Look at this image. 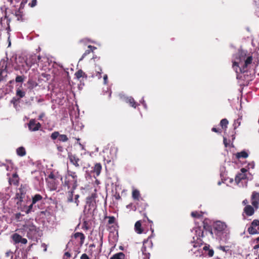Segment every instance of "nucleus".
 Here are the masks:
<instances>
[{
    "mask_svg": "<svg viewBox=\"0 0 259 259\" xmlns=\"http://www.w3.org/2000/svg\"><path fill=\"white\" fill-rule=\"evenodd\" d=\"M234 59L232 60V68L237 74V78H239V73L247 72L250 68L253 58L251 56L246 57V53L239 51L234 55Z\"/></svg>",
    "mask_w": 259,
    "mask_h": 259,
    "instance_id": "f257e3e1",
    "label": "nucleus"
},
{
    "mask_svg": "<svg viewBox=\"0 0 259 259\" xmlns=\"http://www.w3.org/2000/svg\"><path fill=\"white\" fill-rule=\"evenodd\" d=\"M77 178L76 172L67 169L64 181H63L62 178L61 179L62 185L63 187L67 188L68 190H75L77 187Z\"/></svg>",
    "mask_w": 259,
    "mask_h": 259,
    "instance_id": "f03ea898",
    "label": "nucleus"
},
{
    "mask_svg": "<svg viewBox=\"0 0 259 259\" xmlns=\"http://www.w3.org/2000/svg\"><path fill=\"white\" fill-rule=\"evenodd\" d=\"M150 237L144 240L143 244V246L141 248V251L144 255V259H149L150 256V252L152 249L153 243L151 240L149 239Z\"/></svg>",
    "mask_w": 259,
    "mask_h": 259,
    "instance_id": "7ed1b4c3",
    "label": "nucleus"
},
{
    "mask_svg": "<svg viewBox=\"0 0 259 259\" xmlns=\"http://www.w3.org/2000/svg\"><path fill=\"white\" fill-rule=\"evenodd\" d=\"M68 158L70 163L76 168H79L83 165L82 161L76 154L68 153Z\"/></svg>",
    "mask_w": 259,
    "mask_h": 259,
    "instance_id": "20e7f679",
    "label": "nucleus"
},
{
    "mask_svg": "<svg viewBox=\"0 0 259 259\" xmlns=\"http://www.w3.org/2000/svg\"><path fill=\"white\" fill-rule=\"evenodd\" d=\"M214 233L216 235H218L219 233L226 232L227 225L226 224L221 221H217L215 222L213 225Z\"/></svg>",
    "mask_w": 259,
    "mask_h": 259,
    "instance_id": "39448f33",
    "label": "nucleus"
},
{
    "mask_svg": "<svg viewBox=\"0 0 259 259\" xmlns=\"http://www.w3.org/2000/svg\"><path fill=\"white\" fill-rule=\"evenodd\" d=\"M36 59L37 56L36 55H33L25 61V65L23 64L22 66L24 68V70L25 72L27 71L32 65L37 64Z\"/></svg>",
    "mask_w": 259,
    "mask_h": 259,
    "instance_id": "423d86ee",
    "label": "nucleus"
},
{
    "mask_svg": "<svg viewBox=\"0 0 259 259\" xmlns=\"http://www.w3.org/2000/svg\"><path fill=\"white\" fill-rule=\"evenodd\" d=\"M52 140H55L58 139L59 142H66L69 140L68 138L66 135L60 134L59 132L55 131L52 133L50 136Z\"/></svg>",
    "mask_w": 259,
    "mask_h": 259,
    "instance_id": "0eeeda50",
    "label": "nucleus"
},
{
    "mask_svg": "<svg viewBox=\"0 0 259 259\" xmlns=\"http://www.w3.org/2000/svg\"><path fill=\"white\" fill-rule=\"evenodd\" d=\"M119 97L121 100L128 103L131 107L134 108H136L139 105L132 97H127L123 95H119Z\"/></svg>",
    "mask_w": 259,
    "mask_h": 259,
    "instance_id": "6e6552de",
    "label": "nucleus"
},
{
    "mask_svg": "<svg viewBox=\"0 0 259 259\" xmlns=\"http://www.w3.org/2000/svg\"><path fill=\"white\" fill-rule=\"evenodd\" d=\"M251 201L252 206L255 209L259 208V193L253 191L251 196Z\"/></svg>",
    "mask_w": 259,
    "mask_h": 259,
    "instance_id": "1a4fd4ad",
    "label": "nucleus"
},
{
    "mask_svg": "<svg viewBox=\"0 0 259 259\" xmlns=\"http://www.w3.org/2000/svg\"><path fill=\"white\" fill-rule=\"evenodd\" d=\"M240 171L241 173L238 174L235 178V181L237 184L239 183L242 180L248 179L246 174L247 169L245 168H242Z\"/></svg>",
    "mask_w": 259,
    "mask_h": 259,
    "instance_id": "9d476101",
    "label": "nucleus"
},
{
    "mask_svg": "<svg viewBox=\"0 0 259 259\" xmlns=\"http://www.w3.org/2000/svg\"><path fill=\"white\" fill-rule=\"evenodd\" d=\"M29 130L31 131H36L41 127V124L39 122H36L34 119H31L28 124Z\"/></svg>",
    "mask_w": 259,
    "mask_h": 259,
    "instance_id": "9b49d317",
    "label": "nucleus"
},
{
    "mask_svg": "<svg viewBox=\"0 0 259 259\" xmlns=\"http://www.w3.org/2000/svg\"><path fill=\"white\" fill-rule=\"evenodd\" d=\"M25 228L27 230V236L28 237H29V236L32 237V236L35 235L37 232V228L32 224L26 225Z\"/></svg>",
    "mask_w": 259,
    "mask_h": 259,
    "instance_id": "f8f14e48",
    "label": "nucleus"
},
{
    "mask_svg": "<svg viewBox=\"0 0 259 259\" xmlns=\"http://www.w3.org/2000/svg\"><path fill=\"white\" fill-rule=\"evenodd\" d=\"M26 193V191L25 187L21 185L19 189V192L16 194L17 198L19 199L20 202H22L23 201V198H24Z\"/></svg>",
    "mask_w": 259,
    "mask_h": 259,
    "instance_id": "ddd939ff",
    "label": "nucleus"
},
{
    "mask_svg": "<svg viewBox=\"0 0 259 259\" xmlns=\"http://www.w3.org/2000/svg\"><path fill=\"white\" fill-rule=\"evenodd\" d=\"M74 238L77 240L78 244L80 245H82L84 241L85 236L82 233L80 232H76L74 234Z\"/></svg>",
    "mask_w": 259,
    "mask_h": 259,
    "instance_id": "4468645a",
    "label": "nucleus"
},
{
    "mask_svg": "<svg viewBox=\"0 0 259 259\" xmlns=\"http://www.w3.org/2000/svg\"><path fill=\"white\" fill-rule=\"evenodd\" d=\"M243 212L247 216H251L254 213V207L250 205H246L243 209Z\"/></svg>",
    "mask_w": 259,
    "mask_h": 259,
    "instance_id": "2eb2a0df",
    "label": "nucleus"
},
{
    "mask_svg": "<svg viewBox=\"0 0 259 259\" xmlns=\"http://www.w3.org/2000/svg\"><path fill=\"white\" fill-rule=\"evenodd\" d=\"M97 197V195L96 192L92 193L91 196L87 198V204H88L89 206H93Z\"/></svg>",
    "mask_w": 259,
    "mask_h": 259,
    "instance_id": "dca6fc26",
    "label": "nucleus"
},
{
    "mask_svg": "<svg viewBox=\"0 0 259 259\" xmlns=\"http://www.w3.org/2000/svg\"><path fill=\"white\" fill-rule=\"evenodd\" d=\"M10 185H14L17 186L19 184V177L16 172L12 175V178H10L9 180Z\"/></svg>",
    "mask_w": 259,
    "mask_h": 259,
    "instance_id": "f3484780",
    "label": "nucleus"
},
{
    "mask_svg": "<svg viewBox=\"0 0 259 259\" xmlns=\"http://www.w3.org/2000/svg\"><path fill=\"white\" fill-rule=\"evenodd\" d=\"M10 19H8L6 15L4 18H2L1 20V24L2 26H4L7 29L10 28Z\"/></svg>",
    "mask_w": 259,
    "mask_h": 259,
    "instance_id": "a211bd4d",
    "label": "nucleus"
},
{
    "mask_svg": "<svg viewBox=\"0 0 259 259\" xmlns=\"http://www.w3.org/2000/svg\"><path fill=\"white\" fill-rule=\"evenodd\" d=\"M88 50H85V52L82 54L81 58L79 60L80 61L84 58L87 55L90 54L91 53L93 52L94 50L96 49V47L92 46L91 45L88 46Z\"/></svg>",
    "mask_w": 259,
    "mask_h": 259,
    "instance_id": "6ab92c4d",
    "label": "nucleus"
},
{
    "mask_svg": "<svg viewBox=\"0 0 259 259\" xmlns=\"http://www.w3.org/2000/svg\"><path fill=\"white\" fill-rule=\"evenodd\" d=\"M43 199L42 196L39 194H36L32 196V204H35L36 203L41 201Z\"/></svg>",
    "mask_w": 259,
    "mask_h": 259,
    "instance_id": "aec40b11",
    "label": "nucleus"
},
{
    "mask_svg": "<svg viewBox=\"0 0 259 259\" xmlns=\"http://www.w3.org/2000/svg\"><path fill=\"white\" fill-rule=\"evenodd\" d=\"M69 190L66 193V197H67V201L68 203H71L73 202V193L74 190L73 189H69Z\"/></svg>",
    "mask_w": 259,
    "mask_h": 259,
    "instance_id": "412c9836",
    "label": "nucleus"
},
{
    "mask_svg": "<svg viewBox=\"0 0 259 259\" xmlns=\"http://www.w3.org/2000/svg\"><path fill=\"white\" fill-rule=\"evenodd\" d=\"M135 229L136 232L138 234H141L143 232L142 229V225L140 221H137L135 225Z\"/></svg>",
    "mask_w": 259,
    "mask_h": 259,
    "instance_id": "4be33fe9",
    "label": "nucleus"
},
{
    "mask_svg": "<svg viewBox=\"0 0 259 259\" xmlns=\"http://www.w3.org/2000/svg\"><path fill=\"white\" fill-rule=\"evenodd\" d=\"M110 259H125V255L123 252H120L113 255Z\"/></svg>",
    "mask_w": 259,
    "mask_h": 259,
    "instance_id": "5701e85b",
    "label": "nucleus"
},
{
    "mask_svg": "<svg viewBox=\"0 0 259 259\" xmlns=\"http://www.w3.org/2000/svg\"><path fill=\"white\" fill-rule=\"evenodd\" d=\"M102 169V165L100 163H97L94 167V172L96 173L97 176H99Z\"/></svg>",
    "mask_w": 259,
    "mask_h": 259,
    "instance_id": "b1692460",
    "label": "nucleus"
},
{
    "mask_svg": "<svg viewBox=\"0 0 259 259\" xmlns=\"http://www.w3.org/2000/svg\"><path fill=\"white\" fill-rule=\"evenodd\" d=\"M138 207L139 209H141V211H144L146 209L148 204L141 198V201L137 203Z\"/></svg>",
    "mask_w": 259,
    "mask_h": 259,
    "instance_id": "393cba45",
    "label": "nucleus"
},
{
    "mask_svg": "<svg viewBox=\"0 0 259 259\" xmlns=\"http://www.w3.org/2000/svg\"><path fill=\"white\" fill-rule=\"evenodd\" d=\"M132 197L135 200H140V191L137 189H135L132 191Z\"/></svg>",
    "mask_w": 259,
    "mask_h": 259,
    "instance_id": "a878e982",
    "label": "nucleus"
},
{
    "mask_svg": "<svg viewBox=\"0 0 259 259\" xmlns=\"http://www.w3.org/2000/svg\"><path fill=\"white\" fill-rule=\"evenodd\" d=\"M75 77L77 79H79L81 77H85L87 78V75L85 73L81 70H78L75 73Z\"/></svg>",
    "mask_w": 259,
    "mask_h": 259,
    "instance_id": "bb28decb",
    "label": "nucleus"
},
{
    "mask_svg": "<svg viewBox=\"0 0 259 259\" xmlns=\"http://www.w3.org/2000/svg\"><path fill=\"white\" fill-rule=\"evenodd\" d=\"M248 156V153L245 151H242L236 154V157L237 159H240L241 158H246Z\"/></svg>",
    "mask_w": 259,
    "mask_h": 259,
    "instance_id": "cd10ccee",
    "label": "nucleus"
},
{
    "mask_svg": "<svg viewBox=\"0 0 259 259\" xmlns=\"http://www.w3.org/2000/svg\"><path fill=\"white\" fill-rule=\"evenodd\" d=\"M17 154L20 156H24L26 155V151L23 147H20L17 149Z\"/></svg>",
    "mask_w": 259,
    "mask_h": 259,
    "instance_id": "c85d7f7f",
    "label": "nucleus"
},
{
    "mask_svg": "<svg viewBox=\"0 0 259 259\" xmlns=\"http://www.w3.org/2000/svg\"><path fill=\"white\" fill-rule=\"evenodd\" d=\"M21 237L19 234L15 233L12 235V238L15 243L17 244L20 242Z\"/></svg>",
    "mask_w": 259,
    "mask_h": 259,
    "instance_id": "c756f323",
    "label": "nucleus"
},
{
    "mask_svg": "<svg viewBox=\"0 0 259 259\" xmlns=\"http://www.w3.org/2000/svg\"><path fill=\"white\" fill-rule=\"evenodd\" d=\"M15 15L17 18V20L23 21L24 20L23 12L20 10H16Z\"/></svg>",
    "mask_w": 259,
    "mask_h": 259,
    "instance_id": "7c9ffc66",
    "label": "nucleus"
},
{
    "mask_svg": "<svg viewBox=\"0 0 259 259\" xmlns=\"http://www.w3.org/2000/svg\"><path fill=\"white\" fill-rule=\"evenodd\" d=\"M248 232L250 234H256L258 232L257 230L255 229V227H252L251 225L248 228Z\"/></svg>",
    "mask_w": 259,
    "mask_h": 259,
    "instance_id": "2f4dec72",
    "label": "nucleus"
},
{
    "mask_svg": "<svg viewBox=\"0 0 259 259\" xmlns=\"http://www.w3.org/2000/svg\"><path fill=\"white\" fill-rule=\"evenodd\" d=\"M228 124V121L227 119L224 118L221 120L220 125L222 126V128L226 129L227 127Z\"/></svg>",
    "mask_w": 259,
    "mask_h": 259,
    "instance_id": "473e14b6",
    "label": "nucleus"
},
{
    "mask_svg": "<svg viewBox=\"0 0 259 259\" xmlns=\"http://www.w3.org/2000/svg\"><path fill=\"white\" fill-rule=\"evenodd\" d=\"M196 233L197 235V239H200V238L204 237V232L200 228L197 229L196 230Z\"/></svg>",
    "mask_w": 259,
    "mask_h": 259,
    "instance_id": "72a5a7b5",
    "label": "nucleus"
},
{
    "mask_svg": "<svg viewBox=\"0 0 259 259\" xmlns=\"http://www.w3.org/2000/svg\"><path fill=\"white\" fill-rule=\"evenodd\" d=\"M102 69L100 67H98V69L96 70L95 76L97 77L98 79H100L102 77Z\"/></svg>",
    "mask_w": 259,
    "mask_h": 259,
    "instance_id": "f704fd0d",
    "label": "nucleus"
},
{
    "mask_svg": "<svg viewBox=\"0 0 259 259\" xmlns=\"http://www.w3.org/2000/svg\"><path fill=\"white\" fill-rule=\"evenodd\" d=\"M118 227V226L117 225V224L116 223V224L112 225L111 226H109L108 228V229L110 231V232L111 233V232H113L115 231H117ZM116 234H118L117 232Z\"/></svg>",
    "mask_w": 259,
    "mask_h": 259,
    "instance_id": "c9c22d12",
    "label": "nucleus"
},
{
    "mask_svg": "<svg viewBox=\"0 0 259 259\" xmlns=\"http://www.w3.org/2000/svg\"><path fill=\"white\" fill-rule=\"evenodd\" d=\"M16 95L21 98L25 96V93L18 89L16 90Z\"/></svg>",
    "mask_w": 259,
    "mask_h": 259,
    "instance_id": "e433bc0d",
    "label": "nucleus"
},
{
    "mask_svg": "<svg viewBox=\"0 0 259 259\" xmlns=\"http://www.w3.org/2000/svg\"><path fill=\"white\" fill-rule=\"evenodd\" d=\"M191 215L193 218H200L202 217V212L200 213L197 211H192Z\"/></svg>",
    "mask_w": 259,
    "mask_h": 259,
    "instance_id": "4c0bfd02",
    "label": "nucleus"
},
{
    "mask_svg": "<svg viewBox=\"0 0 259 259\" xmlns=\"http://www.w3.org/2000/svg\"><path fill=\"white\" fill-rule=\"evenodd\" d=\"M107 218H108V224L112 225L114 224L115 223V218L113 216H109V217H106Z\"/></svg>",
    "mask_w": 259,
    "mask_h": 259,
    "instance_id": "58836bf2",
    "label": "nucleus"
},
{
    "mask_svg": "<svg viewBox=\"0 0 259 259\" xmlns=\"http://www.w3.org/2000/svg\"><path fill=\"white\" fill-rule=\"evenodd\" d=\"M24 79H25L24 76H23V75H22V76L18 75L16 77L15 81L16 82H23L24 81Z\"/></svg>",
    "mask_w": 259,
    "mask_h": 259,
    "instance_id": "ea45409f",
    "label": "nucleus"
},
{
    "mask_svg": "<svg viewBox=\"0 0 259 259\" xmlns=\"http://www.w3.org/2000/svg\"><path fill=\"white\" fill-rule=\"evenodd\" d=\"M34 205V204H32V202H31V204L27 207L26 210H25L26 214H28L31 211H34V210H33V207Z\"/></svg>",
    "mask_w": 259,
    "mask_h": 259,
    "instance_id": "a19ab883",
    "label": "nucleus"
},
{
    "mask_svg": "<svg viewBox=\"0 0 259 259\" xmlns=\"http://www.w3.org/2000/svg\"><path fill=\"white\" fill-rule=\"evenodd\" d=\"M251 226L254 227H259V220H254L251 222Z\"/></svg>",
    "mask_w": 259,
    "mask_h": 259,
    "instance_id": "79ce46f5",
    "label": "nucleus"
},
{
    "mask_svg": "<svg viewBox=\"0 0 259 259\" xmlns=\"http://www.w3.org/2000/svg\"><path fill=\"white\" fill-rule=\"evenodd\" d=\"M199 241L197 242H195L193 244L194 247H197L198 246H200L202 244V241L201 239H198Z\"/></svg>",
    "mask_w": 259,
    "mask_h": 259,
    "instance_id": "37998d69",
    "label": "nucleus"
},
{
    "mask_svg": "<svg viewBox=\"0 0 259 259\" xmlns=\"http://www.w3.org/2000/svg\"><path fill=\"white\" fill-rule=\"evenodd\" d=\"M79 197V195L78 194L75 195L74 196V203L76 204V205L77 206L79 205V201L78 198Z\"/></svg>",
    "mask_w": 259,
    "mask_h": 259,
    "instance_id": "c03bdc74",
    "label": "nucleus"
},
{
    "mask_svg": "<svg viewBox=\"0 0 259 259\" xmlns=\"http://www.w3.org/2000/svg\"><path fill=\"white\" fill-rule=\"evenodd\" d=\"M37 0H32L31 2L29 4L31 7H34L36 5Z\"/></svg>",
    "mask_w": 259,
    "mask_h": 259,
    "instance_id": "a18cd8bd",
    "label": "nucleus"
},
{
    "mask_svg": "<svg viewBox=\"0 0 259 259\" xmlns=\"http://www.w3.org/2000/svg\"><path fill=\"white\" fill-rule=\"evenodd\" d=\"M80 259H90L86 253H83L80 257Z\"/></svg>",
    "mask_w": 259,
    "mask_h": 259,
    "instance_id": "49530a36",
    "label": "nucleus"
},
{
    "mask_svg": "<svg viewBox=\"0 0 259 259\" xmlns=\"http://www.w3.org/2000/svg\"><path fill=\"white\" fill-rule=\"evenodd\" d=\"M20 243H21L24 244H26L27 243V240L26 238H24L21 237V239L20 240Z\"/></svg>",
    "mask_w": 259,
    "mask_h": 259,
    "instance_id": "de8ad7c7",
    "label": "nucleus"
},
{
    "mask_svg": "<svg viewBox=\"0 0 259 259\" xmlns=\"http://www.w3.org/2000/svg\"><path fill=\"white\" fill-rule=\"evenodd\" d=\"M104 83L105 84H107L108 83V76L107 74H105L103 76Z\"/></svg>",
    "mask_w": 259,
    "mask_h": 259,
    "instance_id": "09e8293b",
    "label": "nucleus"
},
{
    "mask_svg": "<svg viewBox=\"0 0 259 259\" xmlns=\"http://www.w3.org/2000/svg\"><path fill=\"white\" fill-rule=\"evenodd\" d=\"M211 131L215 133H221V131L220 129L217 128L216 127H212Z\"/></svg>",
    "mask_w": 259,
    "mask_h": 259,
    "instance_id": "8fccbe9b",
    "label": "nucleus"
},
{
    "mask_svg": "<svg viewBox=\"0 0 259 259\" xmlns=\"http://www.w3.org/2000/svg\"><path fill=\"white\" fill-rule=\"evenodd\" d=\"M214 251L212 249H209L208 255L209 256L211 257L213 255Z\"/></svg>",
    "mask_w": 259,
    "mask_h": 259,
    "instance_id": "3c124183",
    "label": "nucleus"
},
{
    "mask_svg": "<svg viewBox=\"0 0 259 259\" xmlns=\"http://www.w3.org/2000/svg\"><path fill=\"white\" fill-rule=\"evenodd\" d=\"M226 247L225 246H220L219 248L221 250H222V251H224V252H227V250H226L225 249Z\"/></svg>",
    "mask_w": 259,
    "mask_h": 259,
    "instance_id": "603ef678",
    "label": "nucleus"
},
{
    "mask_svg": "<svg viewBox=\"0 0 259 259\" xmlns=\"http://www.w3.org/2000/svg\"><path fill=\"white\" fill-rule=\"evenodd\" d=\"M57 149L59 151L62 152L63 151V147L61 146H57Z\"/></svg>",
    "mask_w": 259,
    "mask_h": 259,
    "instance_id": "864d4df0",
    "label": "nucleus"
},
{
    "mask_svg": "<svg viewBox=\"0 0 259 259\" xmlns=\"http://www.w3.org/2000/svg\"><path fill=\"white\" fill-rule=\"evenodd\" d=\"M64 255L67 257H69L71 256V254L68 252H66L64 254Z\"/></svg>",
    "mask_w": 259,
    "mask_h": 259,
    "instance_id": "5fc2aeb1",
    "label": "nucleus"
},
{
    "mask_svg": "<svg viewBox=\"0 0 259 259\" xmlns=\"http://www.w3.org/2000/svg\"><path fill=\"white\" fill-rule=\"evenodd\" d=\"M28 84H33H33H34V83H35V82H34L32 80H29L28 81ZM33 87H34V86L33 85V87H32V88Z\"/></svg>",
    "mask_w": 259,
    "mask_h": 259,
    "instance_id": "6e6d98bb",
    "label": "nucleus"
},
{
    "mask_svg": "<svg viewBox=\"0 0 259 259\" xmlns=\"http://www.w3.org/2000/svg\"><path fill=\"white\" fill-rule=\"evenodd\" d=\"M44 115H45L44 113H41V114H40L38 117V119H39V120L43 118V117L44 116Z\"/></svg>",
    "mask_w": 259,
    "mask_h": 259,
    "instance_id": "4d7b16f0",
    "label": "nucleus"
},
{
    "mask_svg": "<svg viewBox=\"0 0 259 259\" xmlns=\"http://www.w3.org/2000/svg\"><path fill=\"white\" fill-rule=\"evenodd\" d=\"M242 203L244 204V205H247V204L248 203V201L247 199H245L242 202Z\"/></svg>",
    "mask_w": 259,
    "mask_h": 259,
    "instance_id": "13d9d810",
    "label": "nucleus"
},
{
    "mask_svg": "<svg viewBox=\"0 0 259 259\" xmlns=\"http://www.w3.org/2000/svg\"><path fill=\"white\" fill-rule=\"evenodd\" d=\"M54 175L52 174H51L49 176V178H50V179H54Z\"/></svg>",
    "mask_w": 259,
    "mask_h": 259,
    "instance_id": "bf43d9fd",
    "label": "nucleus"
},
{
    "mask_svg": "<svg viewBox=\"0 0 259 259\" xmlns=\"http://www.w3.org/2000/svg\"><path fill=\"white\" fill-rule=\"evenodd\" d=\"M120 198H121V197H120V195L119 194L115 195L116 199H117H117H120Z\"/></svg>",
    "mask_w": 259,
    "mask_h": 259,
    "instance_id": "052dcab7",
    "label": "nucleus"
},
{
    "mask_svg": "<svg viewBox=\"0 0 259 259\" xmlns=\"http://www.w3.org/2000/svg\"><path fill=\"white\" fill-rule=\"evenodd\" d=\"M40 59H41V57L40 55L37 56L36 60H37V63L39 62Z\"/></svg>",
    "mask_w": 259,
    "mask_h": 259,
    "instance_id": "680f3d73",
    "label": "nucleus"
},
{
    "mask_svg": "<svg viewBox=\"0 0 259 259\" xmlns=\"http://www.w3.org/2000/svg\"><path fill=\"white\" fill-rule=\"evenodd\" d=\"M3 72H4L3 71H1V72H0V80H3V78L2 77V74H3Z\"/></svg>",
    "mask_w": 259,
    "mask_h": 259,
    "instance_id": "e2e57ef3",
    "label": "nucleus"
},
{
    "mask_svg": "<svg viewBox=\"0 0 259 259\" xmlns=\"http://www.w3.org/2000/svg\"><path fill=\"white\" fill-rule=\"evenodd\" d=\"M236 122H237L238 124V125H239L240 124V121L239 120V119H237L235 121V123H236Z\"/></svg>",
    "mask_w": 259,
    "mask_h": 259,
    "instance_id": "0e129e2a",
    "label": "nucleus"
},
{
    "mask_svg": "<svg viewBox=\"0 0 259 259\" xmlns=\"http://www.w3.org/2000/svg\"><path fill=\"white\" fill-rule=\"evenodd\" d=\"M203 249H204V250H209V247H208V246H204L203 247Z\"/></svg>",
    "mask_w": 259,
    "mask_h": 259,
    "instance_id": "69168bd1",
    "label": "nucleus"
},
{
    "mask_svg": "<svg viewBox=\"0 0 259 259\" xmlns=\"http://www.w3.org/2000/svg\"><path fill=\"white\" fill-rule=\"evenodd\" d=\"M259 248V243L256 245H255L254 247H253V248L254 249H257Z\"/></svg>",
    "mask_w": 259,
    "mask_h": 259,
    "instance_id": "338daca9",
    "label": "nucleus"
},
{
    "mask_svg": "<svg viewBox=\"0 0 259 259\" xmlns=\"http://www.w3.org/2000/svg\"><path fill=\"white\" fill-rule=\"evenodd\" d=\"M93 247H95V245L94 244H90L89 246V248H92Z\"/></svg>",
    "mask_w": 259,
    "mask_h": 259,
    "instance_id": "774afa93",
    "label": "nucleus"
}]
</instances>
